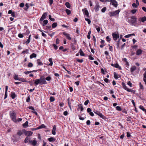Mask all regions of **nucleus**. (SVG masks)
<instances>
[{"label":"nucleus","instance_id":"1","mask_svg":"<svg viewBox=\"0 0 146 146\" xmlns=\"http://www.w3.org/2000/svg\"><path fill=\"white\" fill-rule=\"evenodd\" d=\"M9 115L11 120L15 123L17 122L16 119V114L14 110H11L10 111Z\"/></svg>","mask_w":146,"mask_h":146},{"label":"nucleus","instance_id":"2","mask_svg":"<svg viewBox=\"0 0 146 146\" xmlns=\"http://www.w3.org/2000/svg\"><path fill=\"white\" fill-rule=\"evenodd\" d=\"M40 85H42L43 84H46L47 82L45 80V79L44 76H41L40 78Z\"/></svg>","mask_w":146,"mask_h":146},{"label":"nucleus","instance_id":"3","mask_svg":"<svg viewBox=\"0 0 146 146\" xmlns=\"http://www.w3.org/2000/svg\"><path fill=\"white\" fill-rule=\"evenodd\" d=\"M119 12V10H117L113 12H110L109 15L110 17L114 16L118 14Z\"/></svg>","mask_w":146,"mask_h":146},{"label":"nucleus","instance_id":"4","mask_svg":"<svg viewBox=\"0 0 146 146\" xmlns=\"http://www.w3.org/2000/svg\"><path fill=\"white\" fill-rule=\"evenodd\" d=\"M23 132L25 135L27 136H31L32 135L33 132L31 131H26L25 129H23Z\"/></svg>","mask_w":146,"mask_h":146},{"label":"nucleus","instance_id":"5","mask_svg":"<svg viewBox=\"0 0 146 146\" xmlns=\"http://www.w3.org/2000/svg\"><path fill=\"white\" fill-rule=\"evenodd\" d=\"M131 22L132 25H134V24L136 22V17L134 16H132L131 17Z\"/></svg>","mask_w":146,"mask_h":146},{"label":"nucleus","instance_id":"6","mask_svg":"<svg viewBox=\"0 0 146 146\" xmlns=\"http://www.w3.org/2000/svg\"><path fill=\"white\" fill-rule=\"evenodd\" d=\"M111 3L110 5L112 4L115 7H116L118 5L117 3L115 0H110Z\"/></svg>","mask_w":146,"mask_h":146},{"label":"nucleus","instance_id":"7","mask_svg":"<svg viewBox=\"0 0 146 146\" xmlns=\"http://www.w3.org/2000/svg\"><path fill=\"white\" fill-rule=\"evenodd\" d=\"M94 112L97 115H98L100 117L103 119H105L106 118V117L104 116L101 113H100V112L98 111H94Z\"/></svg>","mask_w":146,"mask_h":146},{"label":"nucleus","instance_id":"8","mask_svg":"<svg viewBox=\"0 0 146 146\" xmlns=\"http://www.w3.org/2000/svg\"><path fill=\"white\" fill-rule=\"evenodd\" d=\"M82 11L84 15H86L87 17H89V13L86 8L82 9Z\"/></svg>","mask_w":146,"mask_h":146},{"label":"nucleus","instance_id":"9","mask_svg":"<svg viewBox=\"0 0 146 146\" xmlns=\"http://www.w3.org/2000/svg\"><path fill=\"white\" fill-rule=\"evenodd\" d=\"M111 65L116 68H118L119 70H121V67L117 63H115L114 64H111Z\"/></svg>","mask_w":146,"mask_h":146},{"label":"nucleus","instance_id":"10","mask_svg":"<svg viewBox=\"0 0 146 146\" xmlns=\"http://www.w3.org/2000/svg\"><path fill=\"white\" fill-rule=\"evenodd\" d=\"M112 35L113 36L114 40H116L119 37V35L115 33H112Z\"/></svg>","mask_w":146,"mask_h":146},{"label":"nucleus","instance_id":"11","mask_svg":"<svg viewBox=\"0 0 146 146\" xmlns=\"http://www.w3.org/2000/svg\"><path fill=\"white\" fill-rule=\"evenodd\" d=\"M29 143L33 146H35L36 145L37 143V141L35 140H31V141H30Z\"/></svg>","mask_w":146,"mask_h":146},{"label":"nucleus","instance_id":"12","mask_svg":"<svg viewBox=\"0 0 146 146\" xmlns=\"http://www.w3.org/2000/svg\"><path fill=\"white\" fill-rule=\"evenodd\" d=\"M63 34L69 40H71V38L70 36V35L69 34L65 32H64L63 33Z\"/></svg>","mask_w":146,"mask_h":146},{"label":"nucleus","instance_id":"13","mask_svg":"<svg viewBox=\"0 0 146 146\" xmlns=\"http://www.w3.org/2000/svg\"><path fill=\"white\" fill-rule=\"evenodd\" d=\"M47 13H44L43 14L41 17L40 21H43L46 18V16H47Z\"/></svg>","mask_w":146,"mask_h":146},{"label":"nucleus","instance_id":"14","mask_svg":"<svg viewBox=\"0 0 146 146\" xmlns=\"http://www.w3.org/2000/svg\"><path fill=\"white\" fill-rule=\"evenodd\" d=\"M28 108L30 109L33 110V111H32V112L33 113H35L36 115H38V114L37 113L36 111H34V108L32 106H29V107H28Z\"/></svg>","mask_w":146,"mask_h":146},{"label":"nucleus","instance_id":"15","mask_svg":"<svg viewBox=\"0 0 146 146\" xmlns=\"http://www.w3.org/2000/svg\"><path fill=\"white\" fill-rule=\"evenodd\" d=\"M56 130V126L55 125H54L53 129L52 131V134L54 135H55L56 134V132L55 131Z\"/></svg>","mask_w":146,"mask_h":146},{"label":"nucleus","instance_id":"16","mask_svg":"<svg viewBox=\"0 0 146 146\" xmlns=\"http://www.w3.org/2000/svg\"><path fill=\"white\" fill-rule=\"evenodd\" d=\"M31 141V138L29 137H27L25 138L24 140V142L25 143H27L29 142L30 143V141Z\"/></svg>","mask_w":146,"mask_h":146},{"label":"nucleus","instance_id":"17","mask_svg":"<svg viewBox=\"0 0 146 146\" xmlns=\"http://www.w3.org/2000/svg\"><path fill=\"white\" fill-rule=\"evenodd\" d=\"M142 52V50L141 49H138L136 52V54L137 55H139L141 54Z\"/></svg>","mask_w":146,"mask_h":146},{"label":"nucleus","instance_id":"18","mask_svg":"<svg viewBox=\"0 0 146 146\" xmlns=\"http://www.w3.org/2000/svg\"><path fill=\"white\" fill-rule=\"evenodd\" d=\"M35 84L36 85H38L39 84H40V79H37L35 80Z\"/></svg>","mask_w":146,"mask_h":146},{"label":"nucleus","instance_id":"19","mask_svg":"<svg viewBox=\"0 0 146 146\" xmlns=\"http://www.w3.org/2000/svg\"><path fill=\"white\" fill-rule=\"evenodd\" d=\"M8 86H6L5 87V97H4V99H5L7 97V91L8 90Z\"/></svg>","mask_w":146,"mask_h":146},{"label":"nucleus","instance_id":"20","mask_svg":"<svg viewBox=\"0 0 146 146\" xmlns=\"http://www.w3.org/2000/svg\"><path fill=\"white\" fill-rule=\"evenodd\" d=\"M139 21L140 22L141 21L142 22H144L145 21H146V17H142L141 19V18H139Z\"/></svg>","mask_w":146,"mask_h":146},{"label":"nucleus","instance_id":"21","mask_svg":"<svg viewBox=\"0 0 146 146\" xmlns=\"http://www.w3.org/2000/svg\"><path fill=\"white\" fill-rule=\"evenodd\" d=\"M121 84L122 85V86H123V88L125 90L127 91L128 89V88H127L125 83L124 82H122Z\"/></svg>","mask_w":146,"mask_h":146},{"label":"nucleus","instance_id":"22","mask_svg":"<svg viewBox=\"0 0 146 146\" xmlns=\"http://www.w3.org/2000/svg\"><path fill=\"white\" fill-rule=\"evenodd\" d=\"M11 96L12 99H14L16 97V94L15 93L13 92H11Z\"/></svg>","mask_w":146,"mask_h":146},{"label":"nucleus","instance_id":"23","mask_svg":"<svg viewBox=\"0 0 146 146\" xmlns=\"http://www.w3.org/2000/svg\"><path fill=\"white\" fill-rule=\"evenodd\" d=\"M23 129L22 130V131H21L20 130H19L18 131L17 134L19 136H21L23 134Z\"/></svg>","mask_w":146,"mask_h":146},{"label":"nucleus","instance_id":"24","mask_svg":"<svg viewBox=\"0 0 146 146\" xmlns=\"http://www.w3.org/2000/svg\"><path fill=\"white\" fill-rule=\"evenodd\" d=\"M137 68L135 66H133L132 67L130 68V71L131 72H133Z\"/></svg>","mask_w":146,"mask_h":146},{"label":"nucleus","instance_id":"25","mask_svg":"<svg viewBox=\"0 0 146 146\" xmlns=\"http://www.w3.org/2000/svg\"><path fill=\"white\" fill-rule=\"evenodd\" d=\"M48 141L50 142H53L55 140V139L53 137H51L48 139Z\"/></svg>","mask_w":146,"mask_h":146},{"label":"nucleus","instance_id":"26","mask_svg":"<svg viewBox=\"0 0 146 146\" xmlns=\"http://www.w3.org/2000/svg\"><path fill=\"white\" fill-rule=\"evenodd\" d=\"M36 56V54L34 53H32L30 56V58L31 59H32L33 58H35Z\"/></svg>","mask_w":146,"mask_h":146},{"label":"nucleus","instance_id":"27","mask_svg":"<svg viewBox=\"0 0 146 146\" xmlns=\"http://www.w3.org/2000/svg\"><path fill=\"white\" fill-rule=\"evenodd\" d=\"M28 126V122L27 121L23 124V127L24 128H26Z\"/></svg>","mask_w":146,"mask_h":146},{"label":"nucleus","instance_id":"28","mask_svg":"<svg viewBox=\"0 0 146 146\" xmlns=\"http://www.w3.org/2000/svg\"><path fill=\"white\" fill-rule=\"evenodd\" d=\"M79 53H80V55L81 56H85V54L82 51L81 49H80L79 51Z\"/></svg>","mask_w":146,"mask_h":146},{"label":"nucleus","instance_id":"29","mask_svg":"<svg viewBox=\"0 0 146 146\" xmlns=\"http://www.w3.org/2000/svg\"><path fill=\"white\" fill-rule=\"evenodd\" d=\"M100 7L99 5H98L97 4L95 6V11L96 12L98 11L99 10V8Z\"/></svg>","mask_w":146,"mask_h":146},{"label":"nucleus","instance_id":"30","mask_svg":"<svg viewBox=\"0 0 146 146\" xmlns=\"http://www.w3.org/2000/svg\"><path fill=\"white\" fill-rule=\"evenodd\" d=\"M49 61L50 62V63L48 64V65L52 66L53 64L52 58H50L49 59Z\"/></svg>","mask_w":146,"mask_h":146},{"label":"nucleus","instance_id":"31","mask_svg":"<svg viewBox=\"0 0 146 146\" xmlns=\"http://www.w3.org/2000/svg\"><path fill=\"white\" fill-rule=\"evenodd\" d=\"M37 63L38 65H41L43 64V63L39 59L37 60Z\"/></svg>","mask_w":146,"mask_h":146},{"label":"nucleus","instance_id":"32","mask_svg":"<svg viewBox=\"0 0 146 146\" xmlns=\"http://www.w3.org/2000/svg\"><path fill=\"white\" fill-rule=\"evenodd\" d=\"M66 6L68 8H70V5L68 2H66L65 3Z\"/></svg>","mask_w":146,"mask_h":146},{"label":"nucleus","instance_id":"33","mask_svg":"<svg viewBox=\"0 0 146 146\" xmlns=\"http://www.w3.org/2000/svg\"><path fill=\"white\" fill-rule=\"evenodd\" d=\"M57 23H54L52 24V28H55L57 26Z\"/></svg>","mask_w":146,"mask_h":146},{"label":"nucleus","instance_id":"34","mask_svg":"<svg viewBox=\"0 0 146 146\" xmlns=\"http://www.w3.org/2000/svg\"><path fill=\"white\" fill-rule=\"evenodd\" d=\"M113 74L114 78L116 79H117L118 78V74L115 72H114Z\"/></svg>","mask_w":146,"mask_h":146},{"label":"nucleus","instance_id":"35","mask_svg":"<svg viewBox=\"0 0 146 146\" xmlns=\"http://www.w3.org/2000/svg\"><path fill=\"white\" fill-rule=\"evenodd\" d=\"M49 18L50 21H55V19L54 18H52L51 15H49Z\"/></svg>","mask_w":146,"mask_h":146},{"label":"nucleus","instance_id":"36","mask_svg":"<svg viewBox=\"0 0 146 146\" xmlns=\"http://www.w3.org/2000/svg\"><path fill=\"white\" fill-rule=\"evenodd\" d=\"M65 11L68 15H70L71 13L70 11L68 9H66Z\"/></svg>","mask_w":146,"mask_h":146},{"label":"nucleus","instance_id":"37","mask_svg":"<svg viewBox=\"0 0 146 146\" xmlns=\"http://www.w3.org/2000/svg\"><path fill=\"white\" fill-rule=\"evenodd\" d=\"M43 24L42 26H44L47 24L48 21L47 20H45L43 21Z\"/></svg>","mask_w":146,"mask_h":146},{"label":"nucleus","instance_id":"38","mask_svg":"<svg viewBox=\"0 0 146 146\" xmlns=\"http://www.w3.org/2000/svg\"><path fill=\"white\" fill-rule=\"evenodd\" d=\"M18 80L23 82H27V81H26L25 80L24 78H19Z\"/></svg>","mask_w":146,"mask_h":146},{"label":"nucleus","instance_id":"39","mask_svg":"<svg viewBox=\"0 0 146 146\" xmlns=\"http://www.w3.org/2000/svg\"><path fill=\"white\" fill-rule=\"evenodd\" d=\"M50 102H53L55 100V98L52 96H51L50 97Z\"/></svg>","mask_w":146,"mask_h":146},{"label":"nucleus","instance_id":"40","mask_svg":"<svg viewBox=\"0 0 146 146\" xmlns=\"http://www.w3.org/2000/svg\"><path fill=\"white\" fill-rule=\"evenodd\" d=\"M46 30L47 31H50L51 30V26L50 25H47L46 26Z\"/></svg>","mask_w":146,"mask_h":146},{"label":"nucleus","instance_id":"41","mask_svg":"<svg viewBox=\"0 0 146 146\" xmlns=\"http://www.w3.org/2000/svg\"><path fill=\"white\" fill-rule=\"evenodd\" d=\"M127 91L128 92H131L132 93H135V91L134 90H131L129 89H128Z\"/></svg>","mask_w":146,"mask_h":146},{"label":"nucleus","instance_id":"42","mask_svg":"<svg viewBox=\"0 0 146 146\" xmlns=\"http://www.w3.org/2000/svg\"><path fill=\"white\" fill-rule=\"evenodd\" d=\"M85 20L88 22V23L89 24H90L91 21L89 19L87 18H85Z\"/></svg>","mask_w":146,"mask_h":146},{"label":"nucleus","instance_id":"43","mask_svg":"<svg viewBox=\"0 0 146 146\" xmlns=\"http://www.w3.org/2000/svg\"><path fill=\"white\" fill-rule=\"evenodd\" d=\"M138 5L137 4L135 3H133L132 4V6L134 8H136L137 7Z\"/></svg>","mask_w":146,"mask_h":146},{"label":"nucleus","instance_id":"44","mask_svg":"<svg viewBox=\"0 0 146 146\" xmlns=\"http://www.w3.org/2000/svg\"><path fill=\"white\" fill-rule=\"evenodd\" d=\"M33 66V64L31 62H30V63H29L28 64V66L29 67H30V68L32 67Z\"/></svg>","mask_w":146,"mask_h":146},{"label":"nucleus","instance_id":"45","mask_svg":"<svg viewBox=\"0 0 146 146\" xmlns=\"http://www.w3.org/2000/svg\"><path fill=\"white\" fill-rule=\"evenodd\" d=\"M45 127V125L44 124H42L40 126L38 127V129H40L42 128H44Z\"/></svg>","mask_w":146,"mask_h":146},{"label":"nucleus","instance_id":"46","mask_svg":"<svg viewBox=\"0 0 146 146\" xmlns=\"http://www.w3.org/2000/svg\"><path fill=\"white\" fill-rule=\"evenodd\" d=\"M116 110L118 111H121V108L119 106H117L116 107Z\"/></svg>","mask_w":146,"mask_h":146},{"label":"nucleus","instance_id":"47","mask_svg":"<svg viewBox=\"0 0 146 146\" xmlns=\"http://www.w3.org/2000/svg\"><path fill=\"white\" fill-rule=\"evenodd\" d=\"M139 108L140 109H141V110H142L143 111H144L145 110V109L143 106H141V105H140L139 106Z\"/></svg>","mask_w":146,"mask_h":146},{"label":"nucleus","instance_id":"48","mask_svg":"<svg viewBox=\"0 0 146 146\" xmlns=\"http://www.w3.org/2000/svg\"><path fill=\"white\" fill-rule=\"evenodd\" d=\"M108 46H109V50L111 51L112 52L113 50V47L111 46H110V44H109Z\"/></svg>","mask_w":146,"mask_h":146},{"label":"nucleus","instance_id":"49","mask_svg":"<svg viewBox=\"0 0 146 146\" xmlns=\"http://www.w3.org/2000/svg\"><path fill=\"white\" fill-rule=\"evenodd\" d=\"M14 78L15 80H18V79L19 78L18 77V76L16 75H15L14 76Z\"/></svg>","mask_w":146,"mask_h":146},{"label":"nucleus","instance_id":"50","mask_svg":"<svg viewBox=\"0 0 146 146\" xmlns=\"http://www.w3.org/2000/svg\"><path fill=\"white\" fill-rule=\"evenodd\" d=\"M45 79L47 81H50L51 80V78L50 76H48Z\"/></svg>","mask_w":146,"mask_h":146},{"label":"nucleus","instance_id":"51","mask_svg":"<svg viewBox=\"0 0 146 146\" xmlns=\"http://www.w3.org/2000/svg\"><path fill=\"white\" fill-rule=\"evenodd\" d=\"M137 11L136 9H133L131 11V12L133 14H134Z\"/></svg>","mask_w":146,"mask_h":146},{"label":"nucleus","instance_id":"52","mask_svg":"<svg viewBox=\"0 0 146 146\" xmlns=\"http://www.w3.org/2000/svg\"><path fill=\"white\" fill-rule=\"evenodd\" d=\"M106 7H104L103 9H102L101 11L102 12L104 13L106 11Z\"/></svg>","mask_w":146,"mask_h":146},{"label":"nucleus","instance_id":"53","mask_svg":"<svg viewBox=\"0 0 146 146\" xmlns=\"http://www.w3.org/2000/svg\"><path fill=\"white\" fill-rule=\"evenodd\" d=\"M106 39L107 41H108L109 42L111 40V39L110 38L109 36H107V37L106 38Z\"/></svg>","mask_w":146,"mask_h":146},{"label":"nucleus","instance_id":"54","mask_svg":"<svg viewBox=\"0 0 146 146\" xmlns=\"http://www.w3.org/2000/svg\"><path fill=\"white\" fill-rule=\"evenodd\" d=\"M89 101L88 100L85 102L84 103V104L86 106L88 105V104L89 103Z\"/></svg>","mask_w":146,"mask_h":146},{"label":"nucleus","instance_id":"55","mask_svg":"<svg viewBox=\"0 0 146 146\" xmlns=\"http://www.w3.org/2000/svg\"><path fill=\"white\" fill-rule=\"evenodd\" d=\"M18 36L20 38H23V35L22 34H21V33L19 34V35H18Z\"/></svg>","mask_w":146,"mask_h":146},{"label":"nucleus","instance_id":"56","mask_svg":"<svg viewBox=\"0 0 146 146\" xmlns=\"http://www.w3.org/2000/svg\"><path fill=\"white\" fill-rule=\"evenodd\" d=\"M77 61L79 62L82 63L83 62V60L82 59H78Z\"/></svg>","mask_w":146,"mask_h":146},{"label":"nucleus","instance_id":"57","mask_svg":"<svg viewBox=\"0 0 146 146\" xmlns=\"http://www.w3.org/2000/svg\"><path fill=\"white\" fill-rule=\"evenodd\" d=\"M55 32H53V33H52L51 34H50V33L48 34V35L52 37L55 34Z\"/></svg>","mask_w":146,"mask_h":146},{"label":"nucleus","instance_id":"58","mask_svg":"<svg viewBox=\"0 0 146 146\" xmlns=\"http://www.w3.org/2000/svg\"><path fill=\"white\" fill-rule=\"evenodd\" d=\"M53 46H54V49H55V50H56L58 49V47L57 46H56V45L55 44H53Z\"/></svg>","mask_w":146,"mask_h":146},{"label":"nucleus","instance_id":"59","mask_svg":"<svg viewBox=\"0 0 146 146\" xmlns=\"http://www.w3.org/2000/svg\"><path fill=\"white\" fill-rule=\"evenodd\" d=\"M96 30H97L98 32L99 33L100 31V28L99 27H98L97 26H96Z\"/></svg>","mask_w":146,"mask_h":146},{"label":"nucleus","instance_id":"60","mask_svg":"<svg viewBox=\"0 0 146 146\" xmlns=\"http://www.w3.org/2000/svg\"><path fill=\"white\" fill-rule=\"evenodd\" d=\"M92 110L90 108H88L87 109V111L88 113H90L91 111Z\"/></svg>","mask_w":146,"mask_h":146},{"label":"nucleus","instance_id":"61","mask_svg":"<svg viewBox=\"0 0 146 146\" xmlns=\"http://www.w3.org/2000/svg\"><path fill=\"white\" fill-rule=\"evenodd\" d=\"M139 85H140V88L142 89H143V86L141 84V82H140L139 83Z\"/></svg>","mask_w":146,"mask_h":146},{"label":"nucleus","instance_id":"62","mask_svg":"<svg viewBox=\"0 0 146 146\" xmlns=\"http://www.w3.org/2000/svg\"><path fill=\"white\" fill-rule=\"evenodd\" d=\"M59 105L60 107H62L64 106V104L63 102H60Z\"/></svg>","mask_w":146,"mask_h":146},{"label":"nucleus","instance_id":"63","mask_svg":"<svg viewBox=\"0 0 146 146\" xmlns=\"http://www.w3.org/2000/svg\"><path fill=\"white\" fill-rule=\"evenodd\" d=\"M30 97L29 96H28L26 99V101L27 102H30Z\"/></svg>","mask_w":146,"mask_h":146},{"label":"nucleus","instance_id":"64","mask_svg":"<svg viewBox=\"0 0 146 146\" xmlns=\"http://www.w3.org/2000/svg\"><path fill=\"white\" fill-rule=\"evenodd\" d=\"M89 59L90 60H93L94 59V58L90 55L89 56Z\"/></svg>","mask_w":146,"mask_h":146}]
</instances>
